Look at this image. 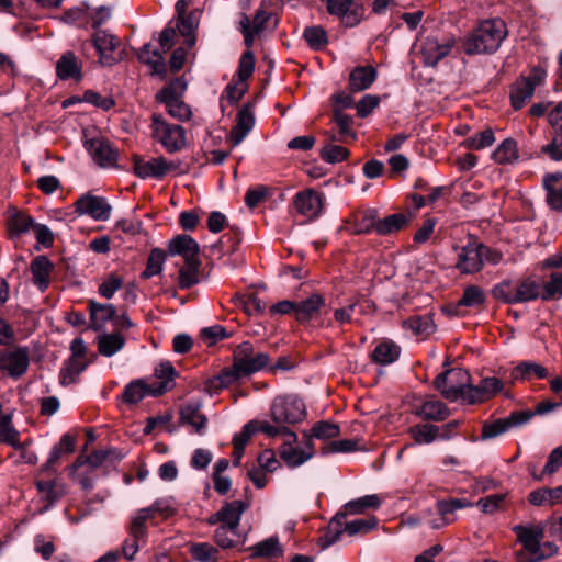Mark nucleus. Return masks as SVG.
Here are the masks:
<instances>
[{
    "label": "nucleus",
    "instance_id": "39448f33",
    "mask_svg": "<svg viewBox=\"0 0 562 562\" xmlns=\"http://www.w3.org/2000/svg\"><path fill=\"white\" fill-rule=\"evenodd\" d=\"M261 432L271 438L278 436L285 438V441L279 448V454L290 468L300 467L314 456V447L311 437H306L305 449L294 447L297 441V436L289 427H272L269 422H263Z\"/></svg>",
    "mask_w": 562,
    "mask_h": 562
},
{
    "label": "nucleus",
    "instance_id": "3c124183",
    "mask_svg": "<svg viewBox=\"0 0 562 562\" xmlns=\"http://www.w3.org/2000/svg\"><path fill=\"white\" fill-rule=\"evenodd\" d=\"M199 21L196 15L191 12L190 14H184L182 16H178L177 27L179 33L184 37V43L189 48L193 47L196 42L195 31L198 29Z\"/></svg>",
    "mask_w": 562,
    "mask_h": 562
},
{
    "label": "nucleus",
    "instance_id": "58836bf2",
    "mask_svg": "<svg viewBox=\"0 0 562 562\" xmlns=\"http://www.w3.org/2000/svg\"><path fill=\"white\" fill-rule=\"evenodd\" d=\"M533 376L544 379L548 376V370L539 363L524 361L515 367L510 372L512 382L531 380Z\"/></svg>",
    "mask_w": 562,
    "mask_h": 562
},
{
    "label": "nucleus",
    "instance_id": "4468645a",
    "mask_svg": "<svg viewBox=\"0 0 562 562\" xmlns=\"http://www.w3.org/2000/svg\"><path fill=\"white\" fill-rule=\"evenodd\" d=\"M456 41L450 36H427L422 45V54L426 65L436 66L447 57L454 47Z\"/></svg>",
    "mask_w": 562,
    "mask_h": 562
},
{
    "label": "nucleus",
    "instance_id": "4c0bfd02",
    "mask_svg": "<svg viewBox=\"0 0 562 562\" xmlns=\"http://www.w3.org/2000/svg\"><path fill=\"white\" fill-rule=\"evenodd\" d=\"M562 179V172L549 173L543 178V187L547 191V202L552 210L562 211V183L557 187V182Z\"/></svg>",
    "mask_w": 562,
    "mask_h": 562
},
{
    "label": "nucleus",
    "instance_id": "7ed1b4c3",
    "mask_svg": "<svg viewBox=\"0 0 562 562\" xmlns=\"http://www.w3.org/2000/svg\"><path fill=\"white\" fill-rule=\"evenodd\" d=\"M512 530L530 555L526 558L524 553L518 554L519 562H539L558 552V546L553 541H543L546 522L515 525Z\"/></svg>",
    "mask_w": 562,
    "mask_h": 562
},
{
    "label": "nucleus",
    "instance_id": "5701e85b",
    "mask_svg": "<svg viewBox=\"0 0 562 562\" xmlns=\"http://www.w3.org/2000/svg\"><path fill=\"white\" fill-rule=\"evenodd\" d=\"M293 204L296 212L308 220L316 218L323 209L322 198L313 189H306L296 193Z\"/></svg>",
    "mask_w": 562,
    "mask_h": 562
},
{
    "label": "nucleus",
    "instance_id": "0eeeda50",
    "mask_svg": "<svg viewBox=\"0 0 562 562\" xmlns=\"http://www.w3.org/2000/svg\"><path fill=\"white\" fill-rule=\"evenodd\" d=\"M540 289V284L531 278H526L517 283L504 280L493 286L492 295L503 303L518 304L541 297Z\"/></svg>",
    "mask_w": 562,
    "mask_h": 562
},
{
    "label": "nucleus",
    "instance_id": "4be33fe9",
    "mask_svg": "<svg viewBox=\"0 0 562 562\" xmlns=\"http://www.w3.org/2000/svg\"><path fill=\"white\" fill-rule=\"evenodd\" d=\"M327 10L331 15L341 19L345 26L358 25L363 16L362 8L356 5L353 0H327Z\"/></svg>",
    "mask_w": 562,
    "mask_h": 562
},
{
    "label": "nucleus",
    "instance_id": "6e6552de",
    "mask_svg": "<svg viewBox=\"0 0 562 562\" xmlns=\"http://www.w3.org/2000/svg\"><path fill=\"white\" fill-rule=\"evenodd\" d=\"M306 416L304 402L294 394L277 396L270 407V426L289 427Z\"/></svg>",
    "mask_w": 562,
    "mask_h": 562
},
{
    "label": "nucleus",
    "instance_id": "c85d7f7f",
    "mask_svg": "<svg viewBox=\"0 0 562 562\" xmlns=\"http://www.w3.org/2000/svg\"><path fill=\"white\" fill-rule=\"evenodd\" d=\"M7 213V228L11 238L20 237L34 225L33 218L15 206L10 205Z\"/></svg>",
    "mask_w": 562,
    "mask_h": 562
},
{
    "label": "nucleus",
    "instance_id": "6ab92c4d",
    "mask_svg": "<svg viewBox=\"0 0 562 562\" xmlns=\"http://www.w3.org/2000/svg\"><path fill=\"white\" fill-rule=\"evenodd\" d=\"M30 364V349L27 347H16L2 352V371L13 379L22 376Z\"/></svg>",
    "mask_w": 562,
    "mask_h": 562
},
{
    "label": "nucleus",
    "instance_id": "69168bd1",
    "mask_svg": "<svg viewBox=\"0 0 562 562\" xmlns=\"http://www.w3.org/2000/svg\"><path fill=\"white\" fill-rule=\"evenodd\" d=\"M192 558L198 562H216L218 550L207 542L193 543L190 547Z\"/></svg>",
    "mask_w": 562,
    "mask_h": 562
},
{
    "label": "nucleus",
    "instance_id": "9b49d317",
    "mask_svg": "<svg viewBox=\"0 0 562 562\" xmlns=\"http://www.w3.org/2000/svg\"><path fill=\"white\" fill-rule=\"evenodd\" d=\"M133 168L137 177L142 179L156 178L161 179L171 171H178L181 167L180 160L168 161L162 156L144 160L139 156H134Z\"/></svg>",
    "mask_w": 562,
    "mask_h": 562
},
{
    "label": "nucleus",
    "instance_id": "f3484780",
    "mask_svg": "<svg viewBox=\"0 0 562 562\" xmlns=\"http://www.w3.org/2000/svg\"><path fill=\"white\" fill-rule=\"evenodd\" d=\"M76 212L79 215H89L95 221H106L110 218L111 205L104 198L85 194L76 203Z\"/></svg>",
    "mask_w": 562,
    "mask_h": 562
},
{
    "label": "nucleus",
    "instance_id": "338daca9",
    "mask_svg": "<svg viewBox=\"0 0 562 562\" xmlns=\"http://www.w3.org/2000/svg\"><path fill=\"white\" fill-rule=\"evenodd\" d=\"M149 509H138L135 516L131 520L130 525V536L134 538H138L140 540L147 537V526L146 522L151 519L148 516Z\"/></svg>",
    "mask_w": 562,
    "mask_h": 562
},
{
    "label": "nucleus",
    "instance_id": "603ef678",
    "mask_svg": "<svg viewBox=\"0 0 562 562\" xmlns=\"http://www.w3.org/2000/svg\"><path fill=\"white\" fill-rule=\"evenodd\" d=\"M404 327L412 330L415 335H429L435 331L436 325L430 314L416 315L407 318L403 323Z\"/></svg>",
    "mask_w": 562,
    "mask_h": 562
},
{
    "label": "nucleus",
    "instance_id": "a18cd8bd",
    "mask_svg": "<svg viewBox=\"0 0 562 562\" xmlns=\"http://www.w3.org/2000/svg\"><path fill=\"white\" fill-rule=\"evenodd\" d=\"M411 434L414 441L418 445H427L435 441L437 438L449 439L446 434H440V428L431 424L416 425L411 428Z\"/></svg>",
    "mask_w": 562,
    "mask_h": 562
},
{
    "label": "nucleus",
    "instance_id": "f8f14e48",
    "mask_svg": "<svg viewBox=\"0 0 562 562\" xmlns=\"http://www.w3.org/2000/svg\"><path fill=\"white\" fill-rule=\"evenodd\" d=\"M209 419L202 413L200 401H190L179 409V424L186 427L190 434L203 436L206 431Z\"/></svg>",
    "mask_w": 562,
    "mask_h": 562
},
{
    "label": "nucleus",
    "instance_id": "f03ea898",
    "mask_svg": "<svg viewBox=\"0 0 562 562\" xmlns=\"http://www.w3.org/2000/svg\"><path fill=\"white\" fill-rule=\"evenodd\" d=\"M506 23L499 18L486 19L467 35L463 50L467 55L493 54L507 37Z\"/></svg>",
    "mask_w": 562,
    "mask_h": 562
},
{
    "label": "nucleus",
    "instance_id": "052dcab7",
    "mask_svg": "<svg viewBox=\"0 0 562 562\" xmlns=\"http://www.w3.org/2000/svg\"><path fill=\"white\" fill-rule=\"evenodd\" d=\"M149 391L150 385H147L139 380L133 381L124 387L122 400L127 404H136L140 402L146 394H150Z\"/></svg>",
    "mask_w": 562,
    "mask_h": 562
},
{
    "label": "nucleus",
    "instance_id": "1a4fd4ad",
    "mask_svg": "<svg viewBox=\"0 0 562 562\" xmlns=\"http://www.w3.org/2000/svg\"><path fill=\"white\" fill-rule=\"evenodd\" d=\"M153 137L170 154L186 147V131L178 124L168 123L161 115L153 114Z\"/></svg>",
    "mask_w": 562,
    "mask_h": 562
},
{
    "label": "nucleus",
    "instance_id": "b1692460",
    "mask_svg": "<svg viewBox=\"0 0 562 562\" xmlns=\"http://www.w3.org/2000/svg\"><path fill=\"white\" fill-rule=\"evenodd\" d=\"M176 370L168 362H161L155 369V381L150 384V394L154 396L161 395L175 386Z\"/></svg>",
    "mask_w": 562,
    "mask_h": 562
},
{
    "label": "nucleus",
    "instance_id": "e2e57ef3",
    "mask_svg": "<svg viewBox=\"0 0 562 562\" xmlns=\"http://www.w3.org/2000/svg\"><path fill=\"white\" fill-rule=\"evenodd\" d=\"M31 440L24 438V443L12 447L13 452L7 456L8 459H12L13 463L20 464H34L37 461L36 454L30 449Z\"/></svg>",
    "mask_w": 562,
    "mask_h": 562
},
{
    "label": "nucleus",
    "instance_id": "7c9ffc66",
    "mask_svg": "<svg viewBox=\"0 0 562 562\" xmlns=\"http://www.w3.org/2000/svg\"><path fill=\"white\" fill-rule=\"evenodd\" d=\"M81 63L70 50L65 52L56 64V75L61 80L74 79L80 81L82 78Z\"/></svg>",
    "mask_w": 562,
    "mask_h": 562
},
{
    "label": "nucleus",
    "instance_id": "c756f323",
    "mask_svg": "<svg viewBox=\"0 0 562 562\" xmlns=\"http://www.w3.org/2000/svg\"><path fill=\"white\" fill-rule=\"evenodd\" d=\"M168 254L170 256H180L183 261L199 257V244L189 235L180 234L168 243Z\"/></svg>",
    "mask_w": 562,
    "mask_h": 562
},
{
    "label": "nucleus",
    "instance_id": "2f4dec72",
    "mask_svg": "<svg viewBox=\"0 0 562 562\" xmlns=\"http://www.w3.org/2000/svg\"><path fill=\"white\" fill-rule=\"evenodd\" d=\"M90 325L89 328L101 330L109 321L115 316L116 308L112 304H101L94 300L89 301Z\"/></svg>",
    "mask_w": 562,
    "mask_h": 562
},
{
    "label": "nucleus",
    "instance_id": "49530a36",
    "mask_svg": "<svg viewBox=\"0 0 562 562\" xmlns=\"http://www.w3.org/2000/svg\"><path fill=\"white\" fill-rule=\"evenodd\" d=\"M382 502L379 495L371 494L366 495L363 497H359L357 499H352L345 504L344 512H339L338 514L347 515H359L363 514L366 509L373 508L376 509L381 506Z\"/></svg>",
    "mask_w": 562,
    "mask_h": 562
},
{
    "label": "nucleus",
    "instance_id": "bf43d9fd",
    "mask_svg": "<svg viewBox=\"0 0 562 562\" xmlns=\"http://www.w3.org/2000/svg\"><path fill=\"white\" fill-rule=\"evenodd\" d=\"M167 252L160 248H154L147 259L146 268L140 273L143 279H149L157 276L162 270V265L166 260Z\"/></svg>",
    "mask_w": 562,
    "mask_h": 562
},
{
    "label": "nucleus",
    "instance_id": "5fc2aeb1",
    "mask_svg": "<svg viewBox=\"0 0 562 562\" xmlns=\"http://www.w3.org/2000/svg\"><path fill=\"white\" fill-rule=\"evenodd\" d=\"M535 91L527 81L517 80L512 88L510 103L515 110L521 109L531 99Z\"/></svg>",
    "mask_w": 562,
    "mask_h": 562
},
{
    "label": "nucleus",
    "instance_id": "393cba45",
    "mask_svg": "<svg viewBox=\"0 0 562 562\" xmlns=\"http://www.w3.org/2000/svg\"><path fill=\"white\" fill-rule=\"evenodd\" d=\"M254 125L255 116L251 105L247 104L238 112L236 124L229 133L228 140L233 146L239 145L252 130Z\"/></svg>",
    "mask_w": 562,
    "mask_h": 562
},
{
    "label": "nucleus",
    "instance_id": "4d7b16f0",
    "mask_svg": "<svg viewBox=\"0 0 562 562\" xmlns=\"http://www.w3.org/2000/svg\"><path fill=\"white\" fill-rule=\"evenodd\" d=\"M87 362L85 359L69 358L60 372V383L69 385L76 382L77 376L85 371Z\"/></svg>",
    "mask_w": 562,
    "mask_h": 562
},
{
    "label": "nucleus",
    "instance_id": "423d86ee",
    "mask_svg": "<svg viewBox=\"0 0 562 562\" xmlns=\"http://www.w3.org/2000/svg\"><path fill=\"white\" fill-rule=\"evenodd\" d=\"M434 384L446 400L450 402L461 401L468 404L471 376L467 370L461 368L447 370L435 379Z\"/></svg>",
    "mask_w": 562,
    "mask_h": 562
},
{
    "label": "nucleus",
    "instance_id": "79ce46f5",
    "mask_svg": "<svg viewBox=\"0 0 562 562\" xmlns=\"http://www.w3.org/2000/svg\"><path fill=\"white\" fill-rule=\"evenodd\" d=\"M346 514H336L329 521L327 531L318 539V547L325 550L337 542L344 533V519Z\"/></svg>",
    "mask_w": 562,
    "mask_h": 562
},
{
    "label": "nucleus",
    "instance_id": "a19ab883",
    "mask_svg": "<svg viewBox=\"0 0 562 562\" xmlns=\"http://www.w3.org/2000/svg\"><path fill=\"white\" fill-rule=\"evenodd\" d=\"M214 540L221 548L228 549L244 544L246 539L237 528L218 526L214 533Z\"/></svg>",
    "mask_w": 562,
    "mask_h": 562
},
{
    "label": "nucleus",
    "instance_id": "20e7f679",
    "mask_svg": "<svg viewBox=\"0 0 562 562\" xmlns=\"http://www.w3.org/2000/svg\"><path fill=\"white\" fill-rule=\"evenodd\" d=\"M503 252L477 239L471 238L457 252L456 268L462 274H475L484 265L497 266L503 261Z\"/></svg>",
    "mask_w": 562,
    "mask_h": 562
},
{
    "label": "nucleus",
    "instance_id": "f704fd0d",
    "mask_svg": "<svg viewBox=\"0 0 562 562\" xmlns=\"http://www.w3.org/2000/svg\"><path fill=\"white\" fill-rule=\"evenodd\" d=\"M376 79V70L372 66L356 67L349 76L350 89L355 92L363 91L371 87Z\"/></svg>",
    "mask_w": 562,
    "mask_h": 562
},
{
    "label": "nucleus",
    "instance_id": "a211bd4d",
    "mask_svg": "<svg viewBox=\"0 0 562 562\" xmlns=\"http://www.w3.org/2000/svg\"><path fill=\"white\" fill-rule=\"evenodd\" d=\"M85 147L93 161L100 167L112 168L116 166L119 154L106 139L102 137L88 139L85 142Z\"/></svg>",
    "mask_w": 562,
    "mask_h": 562
},
{
    "label": "nucleus",
    "instance_id": "8fccbe9b",
    "mask_svg": "<svg viewBox=\"0 0 562 562\" xmlns=\"http://www.w3.org/2000/svg\"><path fill=\"white\" fill-rule=\"evenodd\" d=\"M418 414L425 419L440 422L449 417L450 409L441 401L431 400L422 404Z\"/></svg>",
    "mask_w": 562,
    "mask_h": 562
},
{
    "label": "nucleus",
    "instance_id": "864d4df0",
    "mask_svg": "<svg viewBox=\"0 0 562 562\" xmlns=\"http://www.w3.org/2000/svg\"><path fill=\"white\" fill-rule=\"evenodd\" d=\"M252 558H272L283 554L278 538L270 537L250 547Z\"/></svg>",
    "mask_w": 562,
    "mask_h": 562
},
{
    "label": "nucleus",
    "instance_id": "c9c22d12",
    "mask_svg": "<svg viewBox=\"0 0 562 562\" xmlns=\"http://www.w3.org/2000/svg\"><path fill=\"white\" fill-rule=\"evenodd\" d=\"M401 355V348L392 340L380 341L371 353L373 362L387 366L395 362Z\"/></svg>",
    "mask_w": 562,
    "mask_h": 562
},
{
    "label": "nucleus",
    "instance_id": "ea45409f",
    "mask_svg": "<svg viewBox=\"0 0 562 562\" xmlns=\"http://www.w3.org/2000/svg\"><path fill=\"white\" fill-rule=\"evenodd\" d=\"M492 159L499 165H512L519 159L517 142L514 138L504 139L492 153Z\"/></svg>",
    "mask_w": 562,
    "mask_h": 562
},
{
    "label": "nucleus",
    "instance_id": "f257e3e1",
    "mask_svg": "<svg viewBox=\"0 0 562 562\" xmlns=\"http://www.w3.org/2000/svg\"><path fill=\"white\" fill-rule=\"evenodd\" d=\"M269 362L267 352H256L250 341H243L234 350L233 364L222 370L214 383L221 389L228 387L239 379L265 369Z\"/></svg>",
    "mask_w": 562,
    "mask_h": 562
},
{
    "label": "nucleus",
    "instance_id": "e433bc0d",
    "mask_svg": "<svg viewBox=\"0 0 562 562\" xmlns=\"http://www.w3.org/2000/svg\"><path fill=\"white\" fill-rule=\"evenodd\" d=\"M137 57L139 61L148 65L153 74L165 76L167 72L165 59L161 53L154 48L151 44H145L138 52Z\"/></svg>",
    "mask_w": 562,
    "mask_h": 562
},
{
    "label": "nucleus",
    "instance_id": "37998d69",
    "mask_svg": "<svg viewBox=\"0 0 562 562\" xmlns=\"http://www.w3.org/2000/svg\"><path fill=\"white\" fill-rule=\"evenodd\" d=\"M412 220V214L395 213L391 214L382 220H379L376 226V233L379 235H390L401 231Z\"/></svg>",
    "mask_w": 562,
    "mask_h": 562
},
{
    "label": "nucleus",
    "instance_id": "473e14b6",
    "mask_svg": "<svg viewBox=\"0 0 562 562\" xmlns=\"http://www.w3.org/2000/svg\"><path fill=\"white\" fill-rule=\"evenodd\" d=\"M436 506L437 512L441 517V521H431L430 524L434 529H438L441 528L442 526L451 524L453 521V518H450V515H452L458 509L470 507L472 506V504L464 498H452L438 501Z\"/></svg>",
    "mask_w": 562,
    "mask_h": 562
},
{
    "label": "nucleus",
    "instance_id": "dca6fc26",
    "mask_svg": "<svg viewBox=\"0 0 562 562\" xmlns=\"http://www.w3.org/2000/svg\"><path fill=\"white\" fill-rule=\"evenodd\" d=\"M532 418V413L529 411L513 412L508 417L485 423L482 428V439L495 438L513 427L521 426Z\"/></svg>",
    "mask_w": 562,
    "mask_h": 562
},
{
    "label": "nucleus",
    "instance_id": "de8ad7c7",
    "mask_svg": "<svg viewBox=\"0 0 562 562\" xmlns=\"http://www.w3.org/2000/svg\"><path fill=\"white\" fill-rule=\"evenodd\" d=\"M201 261L199 257L184 260L179 270V286L189 289L199 282V269Z\"/></svg>",
    "mask_w": 562,
    "mask_h": 562
},
{
    "label": "nucleus",
    "instance_id": "412c9836",
    "mask_svg": "<svg viewBox=\"0 0 562 562\" xmlns=\"http://www.w3.org/2000/svg\"><path fill=\"white\" fill-rule=\"evenodd\" d=\"M91 43L97 49L102 65L111 66L117 61L112 55L120 45V40L115 35L105 30H97L91 36Z\"/></svg>",
    "mask_w": 562,
    "mask_h": 562
},
{
    "label": "nucleus",
    "instance_id": "9d476101",
    "mask_svg": "<svg viewBox=\"0 0 562 562\" xmlns=\"http://www.w3.org/2000/svg\"><path fill=\"white\" fill-rule=\"evenodd\" d=\"M186 89L187 82L182 78H176L156 95L157 101L164 103L168 113L178 120H189L191 116L190 108L181 100Z\"/></svg>",
    "mask_w": 562,
    "mask_h": 562
},
{
    "label": "nucleus",
    "instance_id": "2eb2a0df",
    "mask_svg": "<svg viewBox=\"0 0 562 562\" xmlns=\"http://www.w3.org/2000/svg\"><path fill=\"white\" fill-rule=\"evenodd\" d=\"M485 293L479 285H469L464 288L462 296L453 304L443 308L450 316L463 317L468 314V308H475L484 304Z\"/></svg>",
    "mask_w": 562,
    "mask_h": 562
},
{
    "label": "nucleus",
    "instance_id": "72a5a7b5",
    "mask_svg": "<svg viewBox=\"0 0 562 562\" xmlns=\"http://www.w3.org/2000/svg\"><path fill=\"white\" fill-rule=\"evenodd\" d=\"M125 337L119 333H103L97 337V346L100 355L112 357L121 351L125 346Z\"/></svg>",
    "mask_w": 562,
    "mask_h": 562
},
{
    "label": "nucleus",
    "instance_id": "cd10ccee",
    "mask_svg": "<svg viewBox=\"0 0 562 562\" xmlns=\"http://www.w3.org/2000/svg\"><path fill=\"white\" fill-rule=\"evenodd\" d=\"M30 270L34 285H36L41 292L46 291L50 283L54 263L46 256H37L32 260Z\"/></svg>",
    "mask_w": 562,
    "mask_h": 562
},
{
    "label": "nucleus",
    "instance_id": "6e6d98bb",
    "mask_svg": "<svg viewBox=\"0 0 562 562\" xmlns=\"http://www.w3.org/2000/svg\"><path fill=\"white\" fill-rule=\"evenodd\" d=\"M495 142V135L492 128H486L475 133L462 142V146L471 150H481L492 146Z\"/></svg>",
    "mask_w": 562,
    "mask_h": 562
},
{
    "label": "nucleus",
    "instance_id": "774afa93",
    "mask_svg": "<svg viewBox=\"0 0 562 562\" xmlns=\"http://www.w3.org/2000/svg\"><path fill=\"white\" fill-rule=\"evenodd\" d=\"M303 37L314 50H319L328 43L327 33L322 26H308L303 32Z\"/></svg>",
    "mask_w": 562,
    "mask_h": 562
},
{
    "label": "nucleus",
    "instance_id": "a878e982",
    "mask_svg": "<svg viewBox=\"0 0 562 562\" xmlns=\"http://www.w3.org/2000/svg\"><path fill=\"white\" fill-rule=\"evenodd\" d=\"M325 306V299L319 293H313L307 299L296 302L295 319L305 324L315 319Z\"/></svg>",
    "mask_w": 562,
    "mask_h": 562
},
{
    "label": "nucleus",
    "instance_id": "c03bdc74",
    "mask_svg": "<svg viewBox=\"0 0 562 562\" xmlns=\"http://www.w3.org/2000/svg\"><path fill=\"white\" fill-rule=\"evenodd\" d=\"M528 501L533 506H552L562 502V486L554 488H538L532 491Z\"/></svg>",
    "mask_w": 562,
    "mask_h": 562
},
{
    "label": "nucleus",
    "instance_id": "bb28decb",
    "mask_svg": "<svg viewBox=\"0 0 562 562\" xmlns=\"http://www.w3.org/2000/svg\"><path fill=\"white\" fill-rule=\"evenodd\" d=\"M503 387L504 383L498 378H484L481 380L479 385L473 386L471 384L468 404H474L477 402L488 400L495 396L497 393H499L503 390Z\"/></svg>",
    "mask_w": 562,
    "mask_h": 562
},
{
    "label": "nucleus",
    "instance_id": "13d9d810",
    "mask_svg": "<svg viewBox=\"0 0 562 562\" xmlns=\"http://www.w3.org/2000/svg\"><path fill=\"white\" fill-rule=\"evenodd\" d=\"M36 486L41 495L48 501L54 503L59 499L64 494V486L55 477L48 480H37Z\"/></svg>",
    "mask_w": 562,
    "mask_h": 562
},
{
    "label": "nucleus",
    "instance_id": "680f3d73",
    "mask_svg": "<svg viewBox=\"0 0 562 562\" xmlns=\"http://www.w3.org/2000/svg\"><path fill=\"white\" fill-rule=\"evenodd\" d=\"M110 453V450H97L90 453L89 456H79L72 464L74 473L83 465H88L90 472H92L106 460Z\"/></svg>",
    "mask_w": 562,
    "mask_h": 562
},
{
    "label": "nucleus",
    "instance_id": "0e129e2a",
    "mask_svg": "<svg viewBox=\"0 0 562 562\" xmlns=\"http://www.w3.org/2000/svg\"><path fill=\"white\" fill-rule=\"evenodd\" d=\"M61 20L65 23L87 29L90 25V8L77 7L67 10Z\"/></svg>",
    "mask_w": 562,
    "mask_h": 562
},
{
    "label": "nucleus",
    "instance_id": "aec40b11",
    "mask_svg": "<svg viewBox=\"0 0 562 562\" xmlns=\"http://www.w3.org/2000/svg\"><path fill=\"white\" fill-rule=\"evenodd\" d=\"M248 504L243 501L227 502L224 506L207 518L209 525L227 526L239 528L241 515L247 509Z\"/></svg>",
    "mask_w": 562,
    "mask_h": 562
},
{
    "label": "nucleus",
    "instance_id": "09e8293b",
    "mask_svg": "<svg viewBox=\"0 0 562 562\" xmlns=\"http://www.w3.org/2000/svg\"><path fill=\"white\" fill-rule=\"evenodd\" d=\"M378 212L376 210H367L357 214L352 222L351 233L356 235L368 234L372 231L376 232L378 226Z\"/></svg>",
    "mask_w": 562,
    "mask_h": 562
},
{
    "label": "nucleus",
    "instance_id": "ddd939ff",
    "mask_svg": "<svg viewBox=\"0 0 562 562\" xmlns=\"http://www.w3.org/2000/svg\"><path fill=\"white\" fill-rule=\"evenodd\" d=\"M548 121L552 128L551 142L542 146L541 153L554 161L562 160V102H559L548 113Z\"/></svg>",
    "mask_w": 562,
    "mask_h": 562
}]
</instances>
